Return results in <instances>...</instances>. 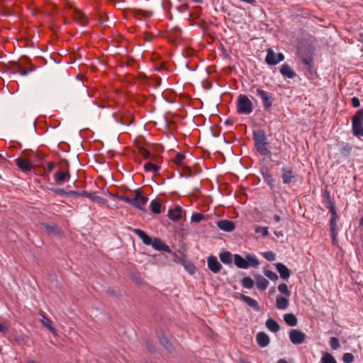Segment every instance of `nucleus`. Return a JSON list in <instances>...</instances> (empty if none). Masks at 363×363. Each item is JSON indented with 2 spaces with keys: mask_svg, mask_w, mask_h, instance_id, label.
Wrapping results in <instances>:
<instances>
[{
  "mask_svg": "<svg viewBox=\"0 0 363 363\" xmlns=\"http://www.w3.org/2000/svg\"><path fill=\"white\" fill-rule=\"evenodd\" d=\"M145 140L143 136L138 135V155H140L145 160H149L144 164V169L146 172H152L154 173H157L159 167L152 162V160H153L155 157L150 155V153L147 151L145 147H140L142 145V141Z\"/></svg>",
  "mask_w": 363,
  "mask_h": 363,
  "instance_id": "1",
  "label": "nucleus"
},
{
  "mask_svg": "<svg viewBox=\"0 0 363 363\" xmlns=\"http://www.w3.org/2000/svg\"><path fill=\"white\" fill-rule=\"evenodd\" d=\"M253 139L257 151L263 156H268L271 152L268 150L266 142V137L263 132H254Z\"/></svg>",
  "mask_w": 363,
  "mask_h": 363,
  "instance_id": "2",
  "label": "nucleus"
},
{
  "mask_svg": "<svg viewBox=\"0 0 363 363\" xmlns=\"http://www.w3.org/2000/svg\"><path fill=\"white\" fill-rule=\"evenodd\" d=\"M237 110L240 113L250 114L252 111V103L245 95L238 96L237 101Z\"/></svg>",
  "mask_w": 363,
  "mask_h": 363,
  "instance_id": "3",
  "label": "nucleus"
},
{
  "mask_svg": "<svg viewBox=\"0 0 363 363\" xmlns=\"http://www.w3.org/2000/svg\"><path fill=\"white\" fill-rule=\"evenodd\" d=\"M111 195L121 201H124L132 206L136 207V190L132 191L127 189L121 193H117L116 194H111Z\"/></svg>",
  "mask_w": 363,
  "mask_h": 363,
  "instance_id": "4",
  "label": "nucleus"
},
{
  "mask_svg": "<svg viewBox=\"0 0 363 363\" xmlns=\"http://www.w3.org/2000/svg\"><path fill=\"white\" fill-rule=\"evenodd\" d=\"M284 60V55L281 53L275 52L272 48H268L267 50V56L265 62L269 65H276Z\"/></svg>",
  "mask_w": 363,
  "mask_h": 363,
  "instance_id": "5",
  "label": "nucleus"
},
{
  "mask_svg": "<svg viewBox=\"0 0 363 363\" xmlns=\"http://www.w3.org/2000/svg\"><path fill=\"white\" fill-rule=\"evenodd\" d=\"M252 91L255 93L253 89H252ZM255 93L262 99L264 109H269L272 106L274 101L272 95L259 88L255 89Z\"/></svg>",
  "mask_w": 363,
  "mask_h": 363,
  "instance_id": "6",
  "label": "nucleus"
},
{
  "mask_svg": "<svg viewBox=\"0 0 363 363\" xmlns=\"http://www.w3.org/2000/svg\"><path fill=\"white\" fill-rule=\"evenodd\" d=\"M281 178L283 179V182L285 184H289L291 183H294L296 181L297 175L291 168L289 167H283L281 169Z\"/></svg>",
  "mask_w": 363,
  "mask_h": 363,
  "instance_id": "7",
  "label": "nucleus"
},
{
  "mask_svg": "<svg viewBox=\"0 0 363 363\" xmlns=\"http://www.w3.org/2000/svg\"><path fill=\"white\" fill-rule=\"evenodd\" d=\"M289 338L293 344L300 345L304 342L306 335L298 330L292 329L289 332Z\"/></svg>",
  "mask_w": 363,
  "mask_h": 363,
  "instance_id": "8",
  "label": "nucleus"
},
{
  "mask_svg": "<svg viewBox=\"0 0 363 363\" xmlns=\"http://www.w3.org/2000/svg\"><path fill=\"white\" fill-rule=\"evenodd\" d=\"M208 267L213 273H218L221 269V264L214 256H211L207 259Z\"/></svg>",
  "mask_w": 363,
  "mask_h": 363,
  "instance_id": "9",
  "label": "nucleus"
},
{
  "mask_svg": "<svg viewBox=\"0 0 363 363\" xmlns=\"http://www.w3.org/2000/svg\"><path fill=\"white\" fill-rule=\"evenodd\" d=\"M16 162L18 167L23 172L30 171L33 167L26 157H19L16 160Z\"/></svg>",
  "mask_w": 363,
  "mask_h": 363,
  "instance_id": "10",
  "label": "nucleus"
},
{
  "mask_svg": "<svg viewBox=\"0 0 363 363\" xmlns=\"http://www.w3.org/2000/svg\"><path fill=\"white\" fill-rule=\"evenodd\" d=\"M218 227L225 232H231L235 229V224L233 221L221 220L217 223Z\"/></svg>",
  "mask_w": 363,
  "mask_h": 363,
  "instance_id": "11",
  "label": "nucleus"
},
{
  "mask_svg": "<svg viewBox=\"0 0 363 363\" xmlns=\"http://www.w3.org/2000/svg\"><path fill=\"white\" fill-rule=\"evenodd\" d=\"M151 245L157 250L171 252L169 247L157 238L152 240Z\"/></svg>",
  "mask_w": 363,
  "mask_h": 363,
  "instance_id": "12",
  "label": "nucleus"
},
{
  "mask_svg": "<svg viewBox=\"0 0 363 363\" xmlns=\"http://www.w3.org/2000/svg\"><path fill=\"white\" fill-rule=\"evenodd\" d=\"M257 342L262 347H267L269 343V336L264 332H259L257 334Z\"/></svg>",
  "mask_w": 363,
  "mask_h": 363,
  "instance_id": "13",
  "label": "nucleus"
},
{
  "mask_svg": "<svg viewBox=\"0 0 363 363\" xmlns=\"http://www.w3.org/2000/svg\"><path fill=\"white\" fill-rule=\"evenodd\" d=\"M281 74L286 77L292 79L296 77V73L288 64H283L280 68Z\"/></svg>",
  "mask_w": 363,
  "mask_h": 363,
  "instance_id": "14",
  "label": "nucleus"
},
{
  "mask_svg": "<svg viewBox=\"0 0 363 363\" xmlns=\"http://www.w3.org/2000/svg\"><path fill=\"white\" fill-rule=\"evenodd\" d=\"M148 201L147 197L143 195V191L140 189H138V208L146 211L147 209L143 207L145 204L147 203Z\"/></svg>",
  "mask_w": 363,
  "mask_h": 363,
  "instance_id": "15",
  "label": "nucleus"
},
{
  "mask_svg": "<svg viewBox=\"0 0 363 363\" xmlns=\"http://www.w3.org/2000/svg\"><path fill=\"white\" fill-rule=\"evenodd\" d=\"M69 177L70 175L68 171H59L55 174V182H57L58 184H62L66 181H68Z\"/></svg>",
  "mask_w": 363,
  "mask_h": 363,
  "instance_id": "16",
  "label": "nucleus"
},
{
  "mask_svg": "<svg viewBox=\"0 0 363 363\" xmlns=\"http://www.w3.org/2000/svg\"><path fill=\"white\" fill-rule=\"evenodd\" d=\"M41 319L40 322L41 323L48 328L52 334L57 335V330L52 325V321L48 318L44 313H40Z\"/></svg>",
  "mask_w": 363,
  "mask_h": 363,
  "instance_id": "17",
  "label": "nucleus"
},
{
  "mask_svg": "<svg viewBox=\"0 0 363 363\" xmlns=\"http://www.w3.org/2000/svg\"><path fill=\"white\" fill-rule=\"evenodd\" d=\"M168 216L171 220H177L182 217V209L181 207L177 206L174 209H169Z\"/></svg>",
  "mask_w": 363,
  "mask_h": 363,
  "instance_id": "18",
  "label": "nucleus"
},
{
  "mask_svg": "<svg viewBox=\"0 0 363 363\" xmlns=\"http://www.w3.org/2000/svg\"><path fill=\"white\" fill-rule=\"evenodd\" d=\"M276 267L280 274L281 278L284 279H287L289 277V270L284 264L281 263H277L276 264Z\"/></svg>",
  "mask_w": 363,
  "mask_h": 363,
  "instance_id": "19",
  "label": "nucleus"
},
{
  "mask_svg": "<svg viewBox=\"0 0 363 363\" xmlns=\"http://www.w3.org/2000/svg\"><path fill=\"white\" fill-rule=\"evenodd\" d=\"M337 217H332L330 219V233L333 238V242L335 243L337 242Z\"/></svg>",
  "mask_w": 363,
  "mask_h": 363,
  "instance_id": "20",
  "label": "nucleus"
},
{
  "mask_svg": "<svg viewBox=\"0 0 363 363\" xmlns=\"http://www.w3.org/2000/svg\"><path fill=\"white\" fill-rule=\"evenodd\" d=\"M42 225L49 235L55 236L60 235V231L55 224L43 223Z\"/></svg>",
  "mask_w": 363,
  "mask_h": 363,
  "instance_id": "21",
  "label": "nucleus"
},
{
  "mask_svg": "<svg viewBox=\"0 0 363 363\" xmlns=\"http://www.w3.org/2000/svg\"><path fill=\"white\" fill-rule=\"evenodd\" d=\"M159 341L160 344L169 352H172L174 351V347L169 342L168 338L163 334L159 337Z\"/></svg>",
  "mask_w": 363,
  "mask_h": 363,
  "instance_id": "22",
  "label": "nucleus"
},
{
  "mask_svg": "<svg viewBox=\"0 0 363 363\" xmlns=\"http://www.w3.org/2000/svg\"><path fill=\"white\" fill-rule=\"evenodd\" d=\"M257 287L260 290H265L268 285L269 281L263 277L262 275H257L255 277Z\"/></svg>",
  "mask_w": 363,
  "mask_h": 363,
  "instance_id": "23",
  "label": "nucleus"
},
{
  "mask_svg": "<svg viewBox=\"0 0 363 363\" xmlns=\"http://www.w3.org/2000/svg\"><path fill=\"white\" fill-rule=\"evenodd\" d=\"M240 298L250 307L258 311L259 310V305L257 301L255 299L250 298V296L240 294Z\"/></svg>",
  "mask_w": 363,
  "mask_h": 363,
  "instance_id": "24",
  "label": "nucleus"
},
{
  "mask_svg": "<svg viewBox=\"0 0 363 363\" xmlns=\"http://www.w3.org/2000/svg\"><path fill=\"white\" fill-rule=\"evenodd\" d=\"M73 17L76 21L82 25H85L87 23V19L84 16V14L78 9L73 10Z\"/></svg>",
  "mask_w": 363,
  "mask_h": 363,
  "instance_id": "25",
  "label": "nucleus"
},
{
  "mask_svg": "<svg viewBox=\"0 0 363 363\" xmlns=\"http://www.w3.org/2000/svg\"><path fill=\"white\" fill-rule=\"evenodd\" d=\"M276 306L278 309L285 310L289 306V300L283 296H277L276 298Z\"/></svg>",
  "mask_w": 363,
  "mask_h": 363,
  "instance_id": "26",
  "label": "nucleus"
},
{
  "mask_svg": "<svg viewBox=\"0 0 363 363\" xmlns=\"http://www.w3.org/2000/svg\"><path fill=\"white\" fill-rule=\"evenodd\" d=\"M234 262L235 264L240 269H247V264L246 259H244L242 257H241L239 255H234Z\"/></svg>",
  "mask_w": 363,
  "mask_h": 363,
  "instance_id": "27",
  "label": "nucleus"
},
{
  "mask_svg": "<svg viewBox=\"0 0 363 363\" xmlns=\"http://www.w3.org/2000/svg\"><path fill=\"white\" fill-rule=\"evenodd\" d=\"M138 236L143 240L144 244L151 245L153 239L144 231L138 229Z\"/></svg>",
  "mask_w": 363,
  "mask_h": 363,
  "instance_id": "28",
  "label": "nucleus"
},
{
  "mask_svg": "<svg viewBox=\"0 0 363 363\" xmlns=\"http://www.w3.org/2000/svg\"><path fill=\"white\" fill-rule=\"evenodd\" d=\"M267 328L272 332L276 333L279 330V324L273 319H268L266 322Z\"/></svg>",
  "mask_w": 363,
  "mask_h": 363,
  "instance_id": "29",
  "label": "nucleus"
},
{
  "mask_svg": "<svg viewBox=\"0 0 363 363\" xmlns=\"http://www.w3.org/2000/svg\"><path fill=\"white\" fill-rule=\"evenodd\" d=\"M284 318L289 326H295L297 324V318L292 313L285 314Z\"/></svg>",
  "mask_w": 363,
  "mask_h": 363,
  "instance_id": "30",
  "label": "nucleus"
},
{
  "mask_svg": "<svg viewBox=\"0 0 363 363\" xmlns=\"http://www.w3.org/2000/svg\"><path fill=\"white\" fill-rule=\"evenodd\" d=\"M262 176L264 181L270 186L271 189H273L274 184V179L272 175L270 174L267 171L262 172Z\"/></svg>",
  "mask_w": 363,
  "mask_h": 363,
  "instance_id": "31",
  "label": "nucleus"
},
{
  "mask_svg": "<svg viewBox=\"0 0 363 363\" xmlns=\"http://www.w3.org/2000/svg\"><path fill=\"white\" fill-rule=\"evenodd\" d=\"M246 261L247 268L249 267H257L259 264V260L255 256L250 255H246Z\"/></svg>",
  "mask_w": 363,
  "mask_h": 363,
  "instance_id": "32",
  "label": "nucleus"
},
{
  "mask_svg": "<svg viewBox=\"0 0 363 363\" xmlns=\"http://www.w3.org/2000/svg\"><path fill=\"white\" fill-rule=\"evenodd\" d=\"M320 363H337V362L331 354L325 352L321 357Z\"/></svg>",
  "mask_w": 363,
  "mask_h": 363,
  "instance_id": "33",
  "label": "nucleus"
},
{
  "mask_svg": "<svg viewBox=\"0 0 363 363\" xmlns=\"http://www.w3.org/2000/svg\"><path fill=\"white\" fill-rule=\"evenodd\" d=\"M220 259L224 264H230L232 261V255L229 252H224L220 254Z\"/></svg>",
  "mask_w": 363,
  "mask_h": 363,
  "instance_id": "34",
  "label": "nucleus"
},
{
  "mask_svg": "<svg viewBox=\"0 0 363 363\" xmlns=\"http://www.w3.org/2000/svg\"><path fill=\"white\" fill-rule=\"evenodd\" d=\"M354 135L363 137V124L352 123Z\"/></svg>",
  "mask_w": 363,
  "mask_h": 363,
  "instance_id": "35",
  "label": "nucleus"
},
{
  "mask_svg": "<svg viewBox=\"0 0 363 363\" xmlns=\"http://www.w3.org/2000/svg\"><path fill=\"white\" fill-rule=\"evenodd\" d=\"M242 284L246 289H251L254 286V281L250 277H246L242 279Z\"/></svg>",
  "mask_w": 363,
  "mask_h": 363,
  "instance_id": "36",
  "label": "nucleus"
},
{
  "mask_svg": "<svg viewBox=\"0 0 363 363\" xmlns=\"http://www.w3.org/2000/svg\"><path fill=\"white\" fill-rule=\"evenodd\" d=\"M352 123L363 124V109H361L354 116Z\"/></svg>",
  "mask_w": 363,
  "mask_h": 363,
  "instance_id": "37",
  "label": "nucleus"
},
{
  "mask_svg": "<svg viewBox=\"0 0 363 363\" xmlns=\"http://www.w3.org/2000/svg\"><path fill=\"white\" fill-rule=\"evenodd\" d=\"M151 210L155 213H160V208L161 204L160 202L154 200L150 203Z\"/></svg>",
  "mask_w": 363,
  "mask_h": 363,
  "instance_id": "38",
  "label": "nucleus"
},
{
  "mask_svg": "<svg viewBox=\"0 0 363 363\" xmlns=\"http://www.w3.org/2000/svg\"><path fill=\"white\" fill-rule=\"evenodd\" d=\"M278 290L281 294L286 295L287 297L291 296V293L288 289L287 285L286 284H281L278 286Z\"/></svg>",
  "mask_w": 363,
  "mask_h": 363,
  "instance_id": "39",
  "label": "nucleus"
},
{
  "mask_svg": "<svg viewBox=\"0 0 363 363\" xmlns=\"http://www.w3.org/2000/svg\"><path fill=\"white\" fill-rule=\"evenodd\" d=\"M134 121V116L133 114L125 115L122 118V123L125 125H130Z\"/></svg>",
  "mask_w": 363,
  "mask_h": 363,
  "instance_id": "40",
  "label": "nucleus"
},
{
  "mask_svg": "<svg viewBox=\"0 0 363 363\" xmlns=\"http://www.w3.org/2000/svg\"><path fill=\"white\" fill-rule=\"evenodd\" d=\"M330 345L333 350H337L340 347L339 340L337 337H330Z\"/></svg>",
  "mask_w": 363,
  "mask_h": 363,
  "instance_id": "41",
  "label": "nucleus"
},
{
  "mask_svg": "<svg viewBox=\"0 0 363 363\" xmlns=\"http://www.w3.org/2000/svg\"><path fill=\"white\" fill-rule=\"evenodd\" d=\"M264 275L272 281H276L278 279L277 274L270 270H265Z\"/></svg>",
  "mask_w": 363,
  "mask_h": 363,
  "instance_id": "42",
  "label": "nucleus"
},
{
  "mask_svg": "<svg viewBox=\"0 0 363 363\" xmlns=\"http://www.w3.org/2000/svg\"><path fill=\"white\" fill-rule=\"evenodd\" d=\"M264 257L268 261H274L276 258L275 254L271 251L265 252L263 253Z\"/></svg>",
  "mask_w": 363,
  "mask_h": 363,
  "instance_id": "43",
  "label": "nucleus"
},
{
  "mask_svg": "<svg viewBox=\"0 0 363 363\" xmlns=\"http://www.w3.org/2000/svg\"><path fill=\"white\" fill-rule=\"evenodd\" d=\"M345 363H351L354 360V356L351 353H345L342 357Z\"/></svg>",
  "mask_w": 363,
  "mask_h": 363,
  "instance_id": "44",
  "label": "nucleus"
},
{
  "mask_svg": "<svg viewBox=\"0 0 363 363\" xmlns=\"http://www.w3.org/2000/svg\"><path fill=\"white\" fill-rule=\"evenodd\" d=\"M255 233H262L263 236H267L268 235V228L257 226L255 228Z\"/></svg>",
  "mask_w": 363,
  "mask_h": 363,
  "instance_id": "45",
  "label": "nucleus"
},
{
  "mask_svg": "<svg viewBox=\"0 0 363 363\" xmlns=\"http://www.w3.org/2000/svg\"><path fill=\"white\" fill-rule=\"evenodd\" d=\"M204 218V216L201 213H194L191 216V220L195 223H199Z\"/></svg>",
  "mask_w": 363,
  "mask_h": 363,
  "instance_id": "46",
  "label": "nucleus"
},
{
  "mask_svg": "<svg viewBox=\"0 0 363 363\" xmlns=\"http://www.w3.org/2000/svg\"><path fill=\"white\" fill-rule=\"evenodd\" d=\"M24 154L26 155V158L29 161H30L32 164L35 162V159L38 157V155L35 152H30L28 155L26 152H25Z\"/></svg>",
  "mask_w": 363,
  "mask_h": 363,
  "instance_id": "47",
  "label": "nucleus"
},
{
  "mask_svg": "<svg viewBox=\"0 0 363 363\" xmlns=\"http://www.w3.org/2000/svg\"><path fill=\"white\" fill-rule=\"evenodd\" d=\"M184 155L181 153H177L174 159V161L177 164H181L183 160H184Z\"/></svg>",
  "mask_w": 363,
  "mask_h": 363,
  "instance_id": "48",
  "label": "nucleus"
},
{
  "mask_svg": "<svg viewBox=\"0 0 363 363\" xmlns=\"http://www.w3.org/2000/svg\"><path fill=\"white\" fill-rule=\"evenodd\" d=\"M137 13H138V17L139 16H143L145 17V18L146 19V18L149 17L150 16V12L148 11H141L139 9H138V11H137Z\"/></svg>",
  "mask_w": 363,
  "mask_h": 363,
  "instance_id": "49",
  "label": "nucleus"
},
{
  "mask_svg": "<svg viewBox=\"0 0 363 363\" xmlns=\"http://www.w3.org/2000/svg\"><path fill=\"white\" fill-rule=\"evenodd\" d=\"M84 195L90 198L93 201H94L95 199H101V197L97 196L95 194H91V193H88V192L84 191Z\"/></svg>",
  "mask_w": 363,
  "mask_h": 363,
  "instance_id": "50",
  "label": "nucleus"
},
{
  "mask_svg": "<svg viewBox=\"0 0 363 363\" xmlns=\"http://www.w3.org/2000/svg\"><path fill=\"white\" fill-rule=\"evenodd\" d=\"M352 104L354 107H359L360 105L359 100L357 97H353L351 100Z\"/></svg>",
  "mask_w": 363,
  "mask_h": 363,
  "instance_id": "51",
  "label": "nucleus"
},
{
  "mask_svg": "<svg viewBox=\"0 0 363 363\" xmlns=\"http://www.w3.org/2000/svg\"><path fill=\"white\" fill-rule=\"evenodd\" d=\"M8 330V326L5 323H0V333H5Z\"/></svg>",
  "mask_w": 363,
  "mask_h": 363,
  "instance_id": "52",
  "label": "nucleus"
},
{
  "mask_svg": "<svg viewBox=\"0 0 363 363\" xmlns=\"http://www.w3.org/2000/svg\"><path fill=\"white\" fill-rule=\"evenodd\" d=\"M351 150V147L348 145H345L342 149V153L344 155L348 154Z\"/></svg>",
  "mask_w": 363,
  "mask_h": 363,
  "instance_id": "53",
  "label": "nucleus"
},
{
  "mask_svg": "<svg viewBox=\"0 0 363 363\" xmlns=\"http://www.w3.org/2000/svg\"><path fill=\"white\" fill-rule=\"evenodd\" d=\"M302 61H303V63L305 64L307 66L310 67L311 65L312 60L310 57H308V58H303Z\"/></svg>",
  "mask_w": 363,
  "mask_h": 363,
  "instance_id": "54",
  "label": "nucleus"
},
{
  "mask_svg": "<svg viewBox=\"0 0 363 363\" xmlns=\"http://www.w3.org/2000/svg\"><path fill=\"white\" fill-rule=\"evenodd\" d=\"M330 211L331 212L332 217H337L335 206L330 204Z\"/></svg>",
  "mask_w": 363,
  "mask_h": 363,
  "instance_id": "55",
  "label": "nucleus"
},
{
  "mask_svg": "<svg viewBox=\"0 0 363 363\" xmlns=\"http://www.w3.org/2000/svg\"><path fill=\"white\" fill-rule=\"evenodd\" d=\"M19 72L22 76H26L30 72V70L25 69H20Z\"/></svg>",
  "mask_w": 363,
  "mask_h": 363,
  "instance_id": "56",
  "label": "nucleus"
},
{
  "mask_svg": "<svg viewBox=\"0 0 363 363\" xmlns=\"http://www.w3.org/2000/svg\"><path fill=\"white\" fill-rule=\"evenodd\" d=\"M55 193L59 195H62L65 194V191L63 189H57L54 190Z\"/></svg>",
  "mask_w": 363,
  "mask_h": 363,
  "instance_id": "57",
  "label": "nucleus"
},
{
  "mask_svg": "<svg viewBox=\"0 0 363 363\" xmlns=\"http://www.w3.org/2000/svg\"><path fill=\"white\" fill-rule=\"evenodd\" d=\"M137 77H138V81L140 79H142V78H145L146 77V75L145 73L143 72H139L138 71V75H137Z\"/></svg>",
  "mask_w": 363,
  "mask_h": 363,
  "instance_id": "58",
  "label": "nucleus"
},
{
  "mask_svg": "<svg viewBox=\"0 0 363 363\" xmlns=\"http://www.w3.org/2000/svg\"><path fill=\"white\" fill-rule=\"evenodd\" d=\"M186 269L189 272L190 274H194V267L193 266L186 267Z\"/></svg>",
  "mask_w": 363,
  "mask_h": 363,
  "instance_id": "59",
  "label": "nucleus"
},
{
  "mask_svg": "<svg viewBox=\"0 0 363 363\" xmlns=\"http://www.w3.org/2000/svg\"><path fill=\"white\" fill-rule=\"evenodd\" d=\"M53 167H54V164L53 163H49L48 164V169L49 172H52V169H53Z\"/></svg>",
  "mask_w": 363,
  "mask_h": 363,
  "instance_id": "60",
  "label": "nucleus"
},
{
  "mask_svg": "<svg viewBox=\"0 0 363 363\" xmlns=\"http://www.w3.org/2000/svg\"><path fill=\"white\" fill-rule=\"evenodd\" d=\"M148 350L151 352H154L155 351V348L153 345H148Z\"/></svg>",
  "mask_w": 363,
  "mask_h": 363,
  "instance_id": "61",
  "label": "nucleus"
},
{
  "mask_svg": "<svg viewBox=\"0 0 363 363\" xmlns=\"http://www.w3.org/2000/svg\"><path fill=\"white\" fill-rule=\"evenodd\" d=\"M274 220H275L276 222H279V220H280V217H279V216H278V215H275V216H274Z\"/></svg>",
  "mask_w": 363,
  "mask_h": 363,
  "instance_id": "62",
  "label": "nucleus"
},
{
  "mask_svg": "<svg viewBox=\"0 0 363 363\" xmlns=\"http://www.w3.org/2000/svg\"><path fill=\"white\" fill-rule=\"evenodd\" d=\"M277 363H287V362L285 359H279Z\"/></svg>",
  "mask_w": 363,
  "mask_h": 363,
  "instance_id": "63",
  "label": "nucleus"
},
{
  "mask_svg": "<svg viewBox=\"0 0 363 363\" xmlns=\"http://www.w3.org/2000/svg\"><path fill=\"white\" fill-rule=\"evenodd\" d=\"M359 225L363 226V216H362V218L359 220Z\"/></svg>",
  "mask_w": 363,
  "mask_h": 363,
  "instance_id": "64",
  "label": "nucleus"
}]
</instances>
